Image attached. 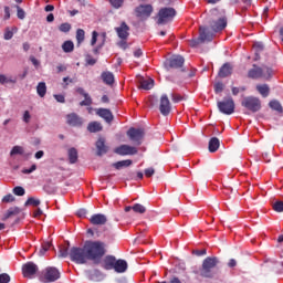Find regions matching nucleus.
I'll list each match as a JSON object with an SVG mask.
<instances>
[{
	"label": "nucleus",
	"mask_w": 283,
	"mask_h": 283,
	"mask_svg": "<svg viewBox=\"0 0 283 283\" xmlns=\"http://www.w3.org/2000/svg\"><path fill=\"white\" fill-rule=\"evenodd\" d=\"M84 244L88 261L93 262V264H101L107 253V244L103 241H86Z\"/></svg>",
	"instance_id": "nucleus-1"
},
{
	"label": "nucleus",
	"mask_w": 283,
	"mask_h": 283,
	"mask_svg": "<svg viewBox=\"0 0 283 283\" xmlns=\"http://www.w3.org/2000/svg\"><path fill=\"white\" fill-rule=\"evenodd\" d=\"M208 23L212 32H222V30L227 28V17L224 15V13H221L218 9H212L210 11Z\"/></svg>",
	"instance_id": "nucleus-2"
},
{
	"label": "nucleus",
	"mask_w": 283,
	"mask_h": 283,
	"mask_svg": "<svg viewBox=\"0 0 283 283\" xmlns=\"http://www.w3.org/2000/svg\"><path fill=\"white\" fill-rule=\"evenodd\" d=\"M218 264H220V259H218V256H207L201 265V277H216V274L218 273L216 271L218 269Z\"/></svg>",
	"instance_id": "nucleus-3"
},
{
	"label": "nucleus",
	"mask_w": 283,
	"mask_h": 283,
	"mask_svg": "<svg viewBox=\"0 0 283 283\" xmlns=\"http://www.w3.org/2000/svg\"><path fill=\"white\" fill-rule=\"evenodd\" d=\"M70 260L75 264H87V262L90 261V258L87 256V249L85 244L82 248H78V247L71 248Z\"/></svg>",
	"instance_id": "nucleus-4"
},
{
	"label": "nucleus",
	"mask_w": 283,
	"mask_h": 283,
	"mask_svg": "<svg viewBox=\"0 0 283 283\" xmlns=\"http://www.w3.org/2000/svg\"><path fill=\"white\" fill-rule=\"evenodd\" d=\"M39 280L43 283L56 282V280H61V272L54 266H48L40 273Z\"/></svg>",
	"instance_id": "nucleus-5"
},
{
	"label": "nucleus",
	"mask_w": 283,
	"mask_h": 283,
	"mask_svg": "<svg viewBox=\"0 0 283 283\" xmlns=\"http://www.w3.org/2000/svg\"><path fill=\"white\" fill-rule=\"evenodd\" d=\"M273 74V70L269 69V67H260L258 66L256 64H253L252 65V69H250L248 71V78H254V80H258V78H271Z\"/></svg>",
	"instance_id": "nucleus-6"
},
{
	"label": "nucleus",
	"mask_w": 283,
	"mask_h": 283,
	"mask_svg": "<svg viewBox=\"0 0 283 283\" xmlns=\"http://www.w3.org/2000/svg\"><path fill=\"white\" fill-rule=\"evenodd\" d=\"M205 41H213V33L209 31L207 27L199 28V36L197 39L189 40L190 48H198L200 43Z\"/></svg>",
	"instance_id": "nucleus-7"
},
{
	"label": "nucleus",
	"mask_w": 283,
	"mask_h": 283,
	"mask_svg": "<svg viewBox=\"0 0 283 283\" xmlns=\"http://www.w3.org/2000/svg\"><path fill=\"white\" fill-rule=\"evenodd\" d=\"M176 17V9L171 7L161 8L158 12L157 25H167V23L174 21Z\"/></svg>",
	"instance_id": "nucleus-8"
},
{
	"label": "nucleus",
	"mask_w": 283,
	"mask_h": 283,
	"mask_svg": "<svg viewBox=\"0 0 283 283\" xmlns=\"http://www.w3.org/2000/svg\"><path fill=\"white\" fill-rule=\"evenodd\" d=\"M242 107H245V109H249V112H252L253 114L260 112L262 109V101H260L255 96H247L241 102Z\"/></svg>",
	"instance_id": "nucleus-9"
},
{
	"label": "nucleus",
	"mask_w": 283,
	"mask_h": 283,
	"mask_svg": "<svg viewBox=\"0 0 283 283\" xmlns=\"http://www.w3.org/2000/svg\"><path fill=\"white\" fill-rule=\"evenodd\" d=\"M217 107L221 114H226V116H231L235 112V102L233 97H227L221 102L217 103Z\"/></svg>",
	"instance_id": "nucleus-10"
},
{
	"label": "nucleus",
	"mask_w": 283,
	"mask_h": 283,
	"mask_svg": "<svg viewBox=\"0 0 283 283\" xmlns=\"http://www.w3.org/2000/svg\"><path fill=\"white\" fill-rule=\"evenodd\" d=\"M185 65V57L182 55H174L170 59H167L165 62V67L169 70H180Z\"/></svg>",
	"instance_id": "nucleus-11"
},
{
	"label": "nucleus",
	"mask_w": 283,
	"mask_h": 283,
	"mask_svg": "<svg viewBox=\"0 0 283 283\" xmlns=\"http://www.w3.org/2000/svg\"><path fill=\"white\" fill-rule=\"evenodd\" d=\"M128 138L135 143V145H143V138H145V130L143 128H129L127 132Z\"/></svg>",
	"instance_id": "nucleus-12"
},
{
	"label": "nucleus",
	"mask_w": 283,
	"mask_h": 283,
	"mask_svg": "<svg viewBox=\"0 0 283 283\" xmlns=\"http://www.w3.org/2000/svg\"><path fill=\"white\" fill-rule=\"evenodd\" d=\"M151 12H154V7H151V4H140L135 9L137 19H142V21L149 19Z\"/></svg>",
	"instance_id": "nucleus-13"
},
{
	"label": "nucleus",
	"mask_w": 283,
	"mask_h": 283,
	"mask_svg": "<svg viewBox=\"0 0 283 283\" xmlns=\"http://www.w3.org/2000/svg\"><path fill=\"white\" fill-rule=\"evenodd\" d=\"M36 273H39V265H36L34 262L29 261L22 265L23 277H29V280H32Z\"/></svg>",
	"instance_id": "nucleus-14"
},
{
	"label": "nucleus",
	"mask_w": 283,
	"mask_h": 283,
	"mask_svg": "<svg viewBox=\"0 0 283 283\" xmlns=\"http://www.w3.org/2000/svg\"><path fill=\"white\" fill-rule=\"evenodd\" d=\"M114 154H117V156H136L138 148L123 144L114 149Z\"/></svg>",
	"instance_id": "nucleus-15"
},
{
	"label": "nucleus",
	"mask_w": 283,
	"mask_h": 283,
	"mask_svg": "<svg viewBox=\"0 0 283 283\" xmlns=\"http://www.w3.org/2000/svg\"><path fill=\"white\" fill-rule=\"evenodd\" d=\"M159 112L163 116L171 114V102H169V97L166 94L160 97Z\"/></svg>",
	"instance_id": "nucleus-16"
},
{
	"label": "nucleus",
	"mask_w": 283,
	"mask_h": 283,
	"mask_svg": "<svg viewBox=\"0 0 283 283\" xmlns=\"http://www.w3.org/2000/svg\"><path fill=\"white\" fill-rule=\"evenodd\" d=\"M66 123L70 127H83V117L76 113H71L66 115Z\"/></svg>",
	"instance_id": "nucleus-17"
},
{
	"label": "nucleus",
	"mask_w": 283,
	"mask_h": 283,
	"mask_svg": "<svg viewBox=\"0 0 283 283\" xmlns=\"http://www.w3.org/2000/svg\"><path fill=\"white\" fill-rule=\"evenodd\" d=\"M99 264L105 271H114V266L116 264V256L108 254L101 261Z\"/></svg>",
	"instance_id": "nucleus-18"
},
{
	"label": "nucleus",
	"mask_w": 283,
	"mask_h": 283,
	"mask_svg": "<svg viewBox=\"0 0 283 283\" xmlns=\"http://www.w3.org/2000/svg\"><path fill=\"white\" fill-rule=\"evenodd\" d=\"M115 32L119 39H129V25H127V22H122L119 27H116Z\"/></svg>",
	"instance_id": "nucleus-19"
},
{
	"label": "nucleus",
	"mask_w": 283,
	"mask_h": 283,
	"mask_svg": "<svg viewBox=\"0 0 283 283\" xmlns=\"http://www.w3.org/2000/svg\"><path fill=\"white\" fill-rule=\"evenodd\" d=\"M231 74H233V66L229 62L224 63L218 72L220 78H227V76H231Z\"/></svg>",
	"instance_id": "nucleus-20"
},
{
	"label": "nucleus",
	"mask_w": 283,
	"mask_h": 283,
	"mask_svg": "<svg viewBox=\"0 0 283 283\" xmlns=\"http://www.w3.org/2000/svg\"><path fill=\"white\" fill-rule=\"evenodd\" d=\"M77 94H81V96L84 97V101L80 102L81 107H90V105H92V97L90 96V94L87 92H85V90L83 87H78L76 90Z\"/></svg>",
	"instance_id": "nucleus-21"
},
{
	"label": "nucleus",
	"mask_w": 283,
	"mask_h": 283,
	"mask_svg": "<svg viewBox=\"0 0 283 283\" xmlns=\"http://www.w3.org/2000/svg\"><path fill=\"white\" fill-rule=\"evenodd\" d=\"M95 147L97 149V156H103L109 151V147L105 145V138L99 137L95 144Z\"/></svg>",
	"instance_id": "nucleus-22"
},
{
	"label": "nucleus",
	"mask_w": 283,
	"mask_h": 283,
	"mask_svg": "<svg viewBox=\"0 0 283 283\" xmlns=\"http://www.w3.org/2000/svg\"><path fill=\"white\" fill-rule=\"evenodd\" d=\"M97 116H99L101 118H104V120L106 123H112V120H114V114H112V111L107 109V108H98L96 111Z\"/></svg>",
	"instance_id": "nucleus-23"
},
{
	"label": "nucleus",
	"mask_w": 283,
	"mask_h": 283,
	"mask_svg": "<svg viewBox=\"0 0 283 283\" xmlns=\"http://www.w3.org/2000/svg\"><path fill=\"white\" fill-rule=\"evenodd\" d=\"M90 222H91V224H94V226H103V224H106L107 217L105 214H101V213L93 214L90 218Z\"/></svg>",
	"instance_id": "nucleus-24"
},
{
	"label": "nucleus",
	"mask_w": 283,
	"mask_h": 283,
	"mask_svg": "<svg viewBox=\"0 0 283 283\" xmlns=\"http://www.w3.org/2000/svg\"><path fill=\"white\" fill-rule=\"evenodd\" d=\"M127 261L123 259H116L113 271H115V273H125V271H127Z\"/></svg>",
	"instance_id": "nucleus-25"
},
{
	"label": "nucleus",
	"mask_w": 283,
	"mask_h": 283,
	"mask_svg": "<svg viewBox=\"0 0 283 283\" xmlns=\"http://www.w3.org/2000/svg\"><path fill=\"white\" fill-rule=\"evenodd\" d=\"M101 78L103 81V83H105V85H114V73L109 72V71H104L101 74Z\"/></svg>",
	"instance_id": "nucleus-26"
},
{
	"label": "nucleus",
	"mask_w": 283,
	"mask_h": 283,
	"mask_svg": "<svg viewBox=\"0 0 283 283\" xmlns=\"http://www.w3.org/2000/svg\"><path fill=\"white\" fill-rule=\"evenodd\" d=\"M208 149H209L210 154H216V150L220 149V139H218V137H212L209 140Z\"/></svg>",
	"instance_id": "nucleus-27"
},
{
	"label": "nucleus",
	"mask_w": 283,
	"mask_h": 283,
	"mask_svg": "<svg viewBox=\"0 0 283 283\" xmlns=\"http://www.w3.org/2000/svg\"><path fill=\"white\" fill-rule=\"evenodd\" d=\"M67 154H69V163L71 165H76V163L78 161V150H76V148H70Z\"/></svg>",
	"instance_id": "nucleus-28"
},
{
	"label": "nucleus",
	"mask_w": 283,
	"mask_h": 283,
	"mask_svg": "<svg viewBox=\"0 0 283 283\" xmlns=\"http://www.w3.org/2000/svg\"><path fill=\"white\" fill-rule=\"evenodd\" d=\"M91 134H96L97 132H103V125L98 122H91L87 126Z\"/></svg>",
	"instance_id": "nucleus-29"
},
{
	"label": "nucleus",
	"mask_w": 283,
	"mask_h": 283,
	"mask_svg": "<svg viewBox=\"0 0 283 283\" xmlns=\"http://www.w3.org/2000/svg\"><path fill=\"white\" fill-rule=\"evenodd\" d=\"M256 91L263 98H266L269 96L271 88L266 84L256 85Z\"/></svg>",
	"instance_id": "nucleus-30"
},
{
	"label": "nucleus",
	"mask_w": 283,
	"mask_h": 283,
	"mask_svg": "<svg viewBox=\"0 0 283 283\" xmlns=\"http://www.w3.org/2000/svg\"><path fill=\"white\" fill-rule=\"evenodd\" d=\"M134 161L132 159H125L117 163H114L112 167H115L116 169H123V167H132Z\"/></svg>",
	"instance_id": "nucleus-31"
},
{
	"label": "nucleus",
	"mask_w": 283,
	"mask_h": 283,
	"mask_svg": "<svg viewBox=\"0 0 283 283\" xmlns=\"http://www.w3.org/2000/svg\"><path fill=\"white\" fill-rule=\"evenodd\" d=\"M36 92L40 98H43L48 94V86L45 82H40L36 86Z\"/></svg>",
	"instance_id": "nucleus-32"
},
{
	"label": "nucleus",
	"mask_w": 283,
	"mask_h": 283,
	"mask_svg": "<svg viewBox=\"0 0 283 283\" xmlns=\"http://www.w3.org/2000/svg\"><path fill=\"white\" fill-rule=\"evenodd\" d=\"M154 87V80H142L139 82V90H151Z\"/></svg>",
	"instance_id": "nucleus-33"
},
{
	"label": "nucleus",
	"mask_w": 283,
	"mask_h": 283,
	"mask_svg": "<svg viewBox=\"0 0 283 283\" xmlns=\"http://www.w3.org/2000/svg\"><path fill=\"white\" fill-rule=\"evenodd\" d=\"M272 209L273 211H276V213H282L283 212V201L274 199L272 200Z\"/></svg>",
	"instance_id": "nucleus-34"
},
{
	"label": "nucleus",
	"mask_w": 283,
	"mask_h": 283,
	"mask_svg": "<svg viewBox=\"0 0 283 283\" xmlns=\"http://www.w3.org/2000/svg\"><path fill=\"white\" fill-rule=\"evenodd\" d=\"M19 213H21V209H19V207L10 208L6 212L3 220H8L9 218H12V216H19Z\"/></svg>",
	"instance_id": "nucleus-35"
},
{
	"label": "nucleus",
	"mask_w": 283,
	"mask_h": 283,
	"mask_svg": "<svg viewBox=\"0 0 283 283\" xmlns=\"http://www.w3.org/2000/svg\"><path fill=\"white\" fill-rule=\"evenodd\" d=\"M271 109H274V112H279V114L283 113L282 104L277 99H273L269 103Z\"/></svg>",
	"instance_id": "nucleus-36"
},
{
	"label": "nucleus",
	"mask_w": 283,
	"mask_h": 283,
	"mask_svg": "<svg viewBox=\"0 0 283 283\" xmlns=\"http://www.w3.org/2000/svg\"><path fill=\"white\" fill-rule=\"evenodd\" d=\"M62 50L63 52H65L66 54H70V52H74V42L72 41H65L63 44H62Z\"/></svg>",
	"instance_id": "nucleus-37"
},
{
	"label": "nucleus",
	"mask_w": 283,
	"mask_h": 283,
	"mask_svg": "<svg viewBox=\"0 0 283 283\" xmlns=\"http://www.w3.org/2000/svg\"><path fill=\"white\" fill-rule=\"evenodd\" d=\"M41 205V200L34 199L33 197H30L25 202L24 207H39Z\"/></svg>",
	"instance_id": "nucleus-38"
},
{
	"label": "nucleus",
	"mask_w": 283,
	"mask_h": 283,
	"mask_svg": "<svg viewBox=\"0 0 283 283\" xmlns=\"http://www.w3.org/2000/svg\"><path fill=\"white\" fill-rule=\"evenodd\" d=\"M76 41L78 45L85 41V31L83 29H77Z\"/></svg>",
	"instance_id": "nucleus-39"
},
{
	"label": "nucleus",
	"mask_w": 283,
	"mask_h": 283,
	"mask_svg": "<svg viewBox=\"0 0 283 283\" xmlns=\"http://www.w3.org/2000/svg\"><path fill=\"white\" fill-rule=\"evenodd\" d=\"M133 211L135 213H142L143 214V213H146L147 208L145 206L140 205V203H135L133 206Z\"/></svg>",
	"instance_id": "nucleus-40"
},
{
	"label": "nucleus",
	"mask_w": 283,
	"mask_h": 283,
	"mask_svg": "<svg viewBox=\"0 0 283 283\" xmlns=\"http://www.w3.org/2000/svg\"><path fill=\"white\" fill-rule=\"evenodd\" d=\"M24 154V150H23V147L21 146H14L11 151H10V156H23Z\"/></svg>",
	"instance_id": "nucleus-41"
},
{
	"label": "nucleus",
	"mask_w": 283,
	"mask_h": 283,
	"mask_svg": "<svg viewBox=\"0 0 283 283\" xmlns=\"http://www.w3.org/2000/svg\"><path fill=\"white\" fill-rule=\"evenodd\" d=\"M51 248H52V242L42 243V248H41L39 254L40 255H45V253H48V251H50Z\"/></svg>",
	"instance_id": "nucleus-42"
},
{
	"label": "nucleus",
	"mask_w": 283,
	"mask_h": 283,
	"mask_svg": "<svg viewBox=\"0 0 283 283\" xmlns=\"http://www.w3.org/2000/svg\"><path fill=\"white\" fill-rule=\"evenodd\" d=\"M6 83H17V80L10 78L3 74H0V85H6Z\"/></svg>",
	"instance_id": "nucleus-43"
},
{
	"label": "nucleus",
	"mask_w": 283,
	"mask_h": 283,
	"mask_svg": "<svg viewBox=\"0 0 283 283\" xmlns=\"http://www.w3.org/2000/svg\"><path fill=\"white\" fill-rule=\"evenodd\" d=\"M14 8L17 9L18 19L23 21V19H25V11L23 9H21V7H19L18 4H15Z\"/></svg>",
	"instance_id": "nucleus-44"
},
{
	"label": "nucleus",
	"mask_w": 283,
	"mask_h": 283,
	"mask_svg": "<svg viewBox=\"0 0 283 283\" xmlns=\"http://www.w3.org/2000/svg\"><path fill=\"white\" fill-rule=\"evenodd\" d=\"M59 30L60 32H70L72 30V24L65 22V23H62L60 27H59Z\"/></svg>",
	"instance_id": "nucleus-45"
},
{
	"label": "nucleus",
	"mask_w": 283,
	"mask_h": 283,
	"mask_svg": "<svg viewBox=\"0 0 283 283\" xmlns=\"http://www.w3.org/2000/svg\"><path fill=\"white\" fill-rule=\"evenodd\" d=\"M14 196H25V189L21 186L13 188Z\"/></svg>",
	"instance_id": "nucleus-46"
},
{
	"label": "nucleus",
	"mask_w": 283,
	"mask_h": 283,
	"mask_svg": "<svg viewBox=\"0 0 283 283\" xmlns=\"http://www.w3.org/2000/svg\"><path fill=\"white\" fill-rule=\"evenodd\" d=\"M125 2V0H109L111 6H113V8H116L118 10V8L123 7V3Z\"/></svg>",
	"instance_id": "nucleus-47"
},
{
	"label": "nucleus",
	"mask_w": 283,
	"mask_h": 283,
	"mask_svg": "<svg viewBox=\"0 0 283 283\" xmlns=\"http://www.w3.org/2000/svg\"><path fill=\"white\" fill-rule=\"evenodd\" d=\"M224 91V84L222 82H218L214 84L216 94H220Z\"/></svg>",
	"instance_id": "nucleus-48"
},
{
	"label": "nucleus",
	"mask_w": 283,
	"mask_h": 283,
	"mask_svg": "<svg viewBox=\"0 0 283 283\" xmlns=\"http://www.w3.org/2000/svg\"><path fill=\"white\" fill-rule=\"evenodd\" d=\"M70 250L65 247L60 248L59 258H67Z\"/></svg>",
	"instance_id": "nucleus-49"
},
{
	"label": "nucleus",
	"mask_w": 283,
	"mask_h": 283,
	"mask_svg": "<svg viewBox=\"0 0 283 283\" xmlns=\"http://www.w3.org/2000/svg\"><path fill=\"white\" fill-rule=\"evenodd\" d=\"M0 283H10V274L8 273L0 274Z\"/></svg>",
	"instance_id": "nucleus-50"
},
{
	"label": "nucleus",
	"mask_w": 283,
	"mask_h": 283,
	"mask_svg": "<svg viewBox=\"0 0 283 283\" xmlns=\"http://www.w3.org/2000/svg\"><path fill=\"white\" fill-rule=\"evenodd\" d=\"M171 98L174 103H180V101H185V96L180 94H171Z\"/></svg>",
	"instance_id": "nucleus-51"
},
{
	"label": "nucleus",
	"mask_w": 283,
	"mask_h": 283,
	"mask_svg": "<svg viewBox=\"0 0 283 283\" xmlns=\"http://www.w3.org/2000/svg\"><path fill=\"white\" fill-rule=\"evenodd\" d=\"M144 174H145L146 178H151V176H154L156 174V170L154 168H146L144 170Z\"/></svg>",
	"instance_id": "nucleus-52"
},
{
	"label": "nucleus",
	"mask_w": 283,
	"mask_h": 283,
	"mask_svg": "<svg viewBox=\"0 0 283 283\" xmlns=\"http://www.w3.org/2000/svg\"><path fill=\"white\" fill-rule=\"evenodd\" d=\"M76 216H78V218H86L87 216V209L81 208L76 211Z\"/></svg>",
	"instance_id": "nucleus-53"
},
{
	"label": "nucleus",
	"mask_w": 283,
	"mask_h": 283,
	"mask_svg": "<svg viewBox=\"0 0 283 283\" xmlns=\"http://www.w3.org/2000/svg\"><path fill=\"white\" fill-rule=\"evenodd\" d=\"M2 202H14V197L12 196V193H9V195H6L3 198H2Z\"/></svg>",
	"instance_id": "nucleus-54"
},
{
	"label": "nucleus",
	"mask_w": 283,
	"mask_h": 283,
	"mask_svg": "<svg viewBox=\"0 0 283 283\" xmlns=\"http://www.w3.org/2000/svg\"><path fill=\"white\" fill-rule=\"evenodd\" d=\"M117 45L122 50H127V39H120V41L117 43Z\"/></svg>",
	"instance_id": "nucleus-55"
},
{
	"label": "nucleus",
	"mask_w": 283,
	"mask_h": 283,
	"mask_svg": "<svg viewBox=\"0 0 283 283\" xmlns=\"http://www.w3.org/2000/svg\"><path fill=\"white\" fill-rule=\"evenodd\" d=\"M34 171H36V164H33L31 167H30V169H22V174H32V172H34Z\"/></svg>",
	"instance_id": "nucleus-56"
},
{
	"label": "nucleus",
	"mask_w": 283,
	"mask_h": 283,
	"mask_svg": "<svg viewBox=\"0 0 283 283\" xmlns=\"http://www.w3.org/2000/svg\"><path fill=\"white\" fill-rule=\"evenodd\" d=\"M96 41H98V32L93 31L92 32L91 45H96Z\"/></svg>",
	"instance_id": "nucleus-57"
},
{
	"label": "nucleus",
	"mask_w": 283,
	"mask_h": 283,
	"mask_svg": "<svg viewBox=\"0 0 283 283\" xmlns=\"http://www.w3.org/2000/svg\"><path fill=\"white\" fill-rule=\"evenodd\" d=\"M57 103H65V96L61 94L53 95Z\"/></svg>",
	"instance_id": "nucleus-58"
},
{
	"label": "nucleus",
	"mask_w": 283,
	"mask_h": 283,
	"mask_svg": "<svg viewBox=\"0 0 283 283\" xmlns=\"http://www.w3.org/2000/svg\"><path fill=\"white\" fill-rule=\"evenodd\" d=\"M192 253H193V255L202 256L207 253V249L195 250Z\"/></svg>",
	"instance_id": "nucleus-59"
},
{
	"label": "nucleus",
	"mask_w": 283,
	"mask_h": 283,
	"mask_svg": "<svg viewBox=\"0 0 283 283\" xmlns=\"http://www.w3.org/2000/svg\"><path fill=\"white\" fill-rule=\"evenodd\" d=\"M14 36V33L12 31H6L4 32V40L10 41Z\"/></svg>",
	"instance_id": "nucleus-60"
},
{
	"label": "nucleus",
	"mask_w": 283,
	"mask_h": 283,
	"mask_svg": "<svg viewBox=\"0 0 283 283\" xmlns=\"http://www.w3.org/2000/svg\"><path fill=\"white\" fill-rule=\"evenodd\" d=\"M30 61L34 65V67H39V65H41V62H39V60H36V57L34 56H31Z\"/></svg>",
	"instance_id": "nucleus-61"
},
{
	"label": "nucleus",
	"mask_w": 283,
	"mask_h": 283,
	"mask_svg": "<svg viewBox=\"0 0 283 283\" xmlns=\"http://www.w3.org/2000/svg\"><path fill=\"white\" fill-rule=\"evenodd\" d=\"M10 19V7H4V21Z\"/></svg>",
	"instance_id": "nucleus-62"
},
{
	"label": "nucleus",
	"mask_w": 283,
	"mask_h": 283,
	"mask_svg": "<svg viewBox=\"0 0 283 283\" xmlns=\"http://www.w3.org/2000/svg\"><path fill=\"white\" fill-rule=\"evenodd\" d=\"M253 48L256 50V52H262V50H264V45L262 43H255Z\"/></svg>",
	"instance_id": "nucleus-63"
},
{
	"label": "nucleus",
	"mask_w": 283,
	"mask_h": 283,
	"mask_svg": "<svg viewBox=\"0 0 283 283\" xmlns=\"http://www.w3.org/2000/svg\"><path fill=\"white\" fill-rule=\"evenodd\" d=\"M24 123H30V112L25 111L23 115Z\"/></svg>",
	"instance_id": "nucleus-64"
}]
</instances>
